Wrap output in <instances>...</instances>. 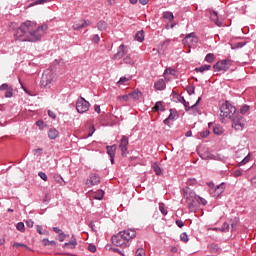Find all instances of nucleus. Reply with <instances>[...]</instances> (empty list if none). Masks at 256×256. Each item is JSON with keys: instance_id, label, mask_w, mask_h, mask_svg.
Instances as JSON below:
<instances>
[{"instance_id": "1", "label": "nucleus", "mask_w": 256, "mask_h": 256, "mask_svg": "<svg viewBox=\"0 0 256 256\" xmlns=\"http://www.w3.org/2000/svg\"><path fill=\"white\" fill-rule=\"evenodd\" d=\"M47 29L49 27L46 24L38 26L37 22L27 20L17 28L14 39L15 41L36 43V41H41V37L47 33Z\"/></svg>"}, {"instance_id": "2", "label": "nucleus", "mask_w": 256, "mask_h": 256, "mask_svg": "<svg viewBox=\"0 0 256 256\" xmlns=\"http://www.w3.org/2000/svg\"><path fill=\"white\" fill-rule=\"evenodd\" d=\"M137 237V231L133 229H126L120 231L118 234L112 236L111 241L116 247H122V249H127L131 245V241Z\"/></svg>"}, {"instance_id": "3", "label": "nucleus", "mask_w": 256, "mask_h": 256, "mask_svg": "<svg viewBox=\"0 0 256 256\" xmlns=\"http://www.w3.org/2000/svg\"><path fill=\"white\" fill-rule=\"evenodd\" d=\"M183 191L184 199H186L190 213H195V211H197V203L203 206L207 205V200L195 194L193 190L185 188Z\"/></svg>"}, {"instance_id": "4", "label": "nucleus", "mask_w": 256, "mask_h": 256, "mask_svg": "<svg viewBox=\"0 0 256 256\" xmlns=\"http://www.w3.org/2000/svg\"><path fill=\"white\" fill-rule=\"evenodd\" d=\"M237 114V108L231 105L229 102H225L220 107V119L223 122L227 119H231Z\"/></svg>"}, {"instance_id": "5", "label": "nucleus", "mask_w": 256, "mask_h": 256, "mask_svg": "<svg viewBox=\"0 0 256 256\" xmlns=\"http://www.w3.org/2000/svg\"><path fill=\"white\" fill-rule=\"evenodd\" d=\"M55 81H57V76L55 73H53L51 70H46L42 75L40 85L43 89H50L51 85H53Z\"/></svg>"}, {"instance_id": "6", "label": "nucleus", "mask_w": 256, "mask_h": 256, "mask_svg": "<svg viewBox=\"0 0 256 256\" xmlns=\"http://www.w3.org/2000/svg\"><path fill=\"white\" fill-rule=\"evenodd\" d=\"M232 129L235 131H243L247 125V120L243 115L236 113L232 118Z\"/></svg>"}, {"instance_id": "7", "label": "nucleus", "mask_w": 256, "mask_h": 256, "mask_svg": "<svg viewBox=\"0 0 256 256\" xmlns=\"http://www.w3.org/2000/svg\"><path fill=\"white\" fill-rule=\"evenodd\" d=\"M184 47H188V49H195L197 47V43H199V38L195 35L194 32L187 34L185 38L182 40Z\"/></svg>"}, {"instance_id": "8", "label": "nucleus", "mask_w": 256, "mask_h": 256, "mask_svg": "<svg viewBox=\"0 0 256 256\" xmlns=\"http://www.w3.org/2000/svg\"><path fill=\"white\" fill-rule=\"evenodd\" d=\"M89 107H91V103H89V101L85 100L83 97L78 98L76 102V110L79 113H87V111H89Z\"/></svg>"}, {"instance_id": "9", "label": "nucleus", "mask_w": 256, "mask_h": 256, "mask_svg": "<svg viewBox=\"0 0 256 256\" xmlns=\"http://www.w3.org/2000/svg\"><path fill=\"white\" fill-rule=\"evenodd\" d=\"M229 67H231V63L229 62V60H220L216 64H214L213 69L215 72L225 73L229 70Z\"/></svg>"}, {"instance_id": "10", "label": "nucleus", "mask_w": 256, "mask_h": 256, "mask_svg": "<svg viewBox=\"0 0 256 256\" xmlns=\"http://www.w3.org/2000/svg\"><path fill=\"white\" fill-rule=\"evenodd\" d=\"M129 138L127 136H122L119 144V149L121 150L122 156L125 157L129 155Z\"/></svg>"}, {"instance_id": "11", "label": "nucleus", "mask_w": 256, "mask_h": 256, "mask_svg": "<svg viewBox=\"0 0 256 256\" xmlns=\"http://www.w3.org/2000/svg\"><path fill=\"white\" fill-rule=\"evenodd\" d=\"M128 53H129V48L124 44H122L118 47V51L114 55V59L116 61H119V59H123V57H125V55H127Z\"/></svg>"}, {"instance_id": "12", "label": "nucleus", "mask_w": 256, "mask_h": 256, "mask_svg": "<svg viewBox=\"0 0 256 256\" xmlns=\"http://www.w3.org/2000/svg\"><path fill=\"white\" fill-rule=\"evenodd\" d=\"M99 183H101V178L97 174H91L90 178L86 180L87 187H93L99 185Z\"/></svg>"}, {"instance_id": "13", "label": "nucleus", "mask_w": 256, "mask_h": 256, "mask_svg": "<svg viewBox=\"0 0 256 256\" xmlns=\"http://www.w3.org/2000/svg\"><path fill=\"white\" fill-rule=\"evenodd\" d=\"M91 22L89 20H79L73 24L74 31H79V29H83L84 27H89Z\"/></svg>"}, {"instance_id": "14", "label": "nucleus", "mask_w": 256, "mask_h": 256, "mask_svg": "<svg viewBox=\"0 0 256 256\" xmlns=\"http://www.w3.org/2000/svg\"><path fill=\"white\" fill-rule=\"evenodd\" d=\"M199 156L201 159H204L205 161L211 159L212 161H217L219 159V156L215 154H211V152L206 151V152H199Z\"/></svg>"}, {"instance_id": "15", "label": "nucleus", "mask_w": 256, "mask_h": 256, "mask_svg": "<svg viewBox=\"0 0 256 256\" xmlns=\"http://www.w3.org/2000/svg\"><path fill=\"white\" fill-rule=\"evenodd\" d=\"M63 249H77V238L75 235H72L71 240L69 242H65L62 245Z\"/></svg>"}, {"instance_id": "16", "label": "nucleus", "mask_w": 256, "mask_h": 256, "mask_svg": "<svg viewBox=\"0 0 256 256\" xmlns=\"http://www.w3.org/2000/svg\"><path fill=\"white\" fill-rule=\"evenodd\" d=\"M210 19H211V21H214V23L218 27H222L223 26V18H220L219 14L216 11H213V12L210 13Z\"/></svg>"}, {"instance_id": "17", "label": "nucleus", "mask_w": 256, "mask_h": 256, "mask_svg": "<svg viewBox=\"0 0 256 256\" xmlns=\"http://www.w3.org/2000/svg\"><path fill=\"white\" fill-rule=\"evenodd\" d=\"M167 87V84L165 83V80L159 79L155 84H154V89L156 91H164V89Z\"/></svg>"}, {"instance_id": "18", "label": "nucleus", "mask_w": 256, "mask_h": 256, "mask_svg": "<svg viewBox=\"0 0 256 256\" xmlns=\"http://www.w3.org/2000/svg\"><path fill=\"white\" fill-rule=\"evenodd\" d=\"M90 197H92V199H97L98 201H101V199L105 197V192H103V190H98L97 192H90Z\"/></svg>"}, {"instance_id": "19", "label": "nucleus", "mask_w": 256, "mask_h": 256, "mask_svg": "<svg viewBox=\"0 0 256 256\" xmlns=\"http://www.w3.org/2000/svg\"><path fill=\"white\" fill-rule=\"evenodd\" d=\"M152 111L156 113H159V111H165V104H163V101L156 102L154 107L152 108Z\"/></svg>"}, {"instance_id": "20", "label": "nucleus", "mask_w": 256, "mask_h": 256, "mask_svg": "<svg viewBox=\"0 0 256 256\" xmlns=\"http://www.w3.org/2000/svg\"><path fill=\"white\" fill-rule=\"evenodd\" d=\"M141 97H143V93H141L139 90H134L130 93V99H133V101H139Z\"/></svg>"}, {"instance_id": "21", "label": "nucleus", "mask_w": 256, "mask_h": 256, "mask_svg": "<svg viewBox=\"0 0 256 256\" xmlns=\"http://www.w3.org/2000/svg\"><path fill=\"white\" fill-rule=\"evenodd\" d=\"M107 154L109 155V157H115V153L117 151V145H112V146H107Z\"/></svg>"}, {"instance_id": "22", "label": "nucleus", "mask_w": 256, "mask_h": 256, "mask_svg": "<svg viewBox=\"0 0 256 256\" xmlns=\"http://www.w3.org/2000/svg\"><path fill=\"white\" fill-rule=\"evenodd\" d=\"M48 137L49 139H55L56 137H59V131L55 128H51L49 131H48Z\"/></svg>"}, {"instance_id": "23", "label": "nucleus", "mask_w": 256, "mask_h": 256, "mask_svg": "<svg viewBox=\"0 0 256 256\" xmlns=\"http://www.w3.org/2000/svg\"><path fill=\"white\" fill-rule=\"evenodd\" d=\"M135 40L138 41L139 43H143L145 41V33L143 30L138 31L135 35Z\"/></svg>"}, {"instance_id": "24", "label": "nucleus", "mask_w": 256, "mask_h": 256, "mask_svg": "<svg viewBox=\"0 0 256 256\" xmlns=\"http://www.w3.org/2000/svg\"><path fill=\"white\" fill-rule=\"evenodd\" d=\"M172 99L174 100V101H177L178 103H185L186 102V100H185V98L183 97V96H179L177 93H175V92H173V96H172Z\"/></svg>"}, {"instance_id": "25", "label": "nucleus", "mask_w": 256, "mask_h": 256, "mask_svg": "<svg viewBox=\"0 0 256 256\" xmlns=\"http://www.w3.org/2000/svg\"><path fill=\"white\" fill-rule=\"evenodd\" d=\"M211 69V65H203L195 69L196 73H205V71H209Z\"/></svg>"}, {"instance_id": "26", "label": "nucleus", "mask_w": 256, "mask_h": 256, "mask_svg": "<svg viewBox=\"0 0 256 256\" xmlns=\"http://www.w3.org/2000/svg\"><path fill=\"white\" fill-rule=\"evenodd\" d=\"M214 135H223V127L221 125H215L213 127Z\"/></svg>"}, {"instance_id": "27", "label": "nucleus", "mask_w": 256, "mask_h": 256, "mask_svg": "<svg viewBox=\"0 0 256 256\" xmlns=\"http://www.w3.org/2000/svg\"><path fill=\"white\" fill-rule=\"evenodd\" d=\"M251 161V154H248L242 161L238 163V167H243V165H247Z\"/></svg>"}, {"instance_id": "28", "label": "nucleus", "mask_w": 256, "mask_h": 256, "mask_svg": "<svg viewBox=\"0 0 256 256\" xmlns=\"http://www.w3.org/2000/svg\"><path fill=\"white\" fill-rule=\"evenodd\" d=\"M97 27L99 31H105L107 29V22L101 20L98 22Z\"/></svg>"}, {"instance_id": "29", "label": "nucleus", "mask_w": 256, "mask_h": 256, "mask_svg": "<svg viewBox=\"0 0 256 256\" xmlns=\"http://www.w3.org/2000/svg\"><path fill=\"white\" fill-rule=\"evenodd\" d=\"M36 231L39 233V235H49V231L43 230V226L41 225L36 226Z\"/></svg>"}, {"instance_id": "30", "label": "nucleus", "mask_w": 256, "mask_h": 256, "mask_svg": "<svg viewBox=\"0 0 256 256\" xmlns=\"http://www.w3.org/2000/svg\"><path fill=\"white\" fill-rule=\"evenodd\" d=\"M131 81V77H121L118 81V85H127Z\"/></svg>"}, {"instance_id": "31", "label": "nucleus", "mask_w": 256, "mask_h": 256, "mask_svg": "<svg viewBox=\"0 0 256 256\" xmlns=\"http://www.w3.org/2000/svg\"><path fill=\"white\" fill-rule=\"evenodd\" d=\"M42 243L45 247L49 246V245H53L54 247L57 245V242L55 240L50 241L49 239H43Z\"/></svg>"}, {"instance_id": "32", "label": "nucleus", "mask_w": 256, "mask_h": 256, "mask_svg": "<svg viewBox=\"0 0 256 256\" xmlns=\"http://www.w3.org/2000/svg\"><path fill=\"white\" fill-rule=\"evenodd\" d=\"M124 63H126L127 65H134L135 64V60L131 58V54H128L124 58Z\"/></svg>"}, {"instance_id": "33", "label": "nucleus", "mask_w": 256, "mask_h": 256, "mask_svg": "<svg viewBox=\"0 0 256 256\" xmlns=\"http://www.w3.org/2000/svg\"><path fill=\"white\" fill-rule=\"evenodd\" d=\"M13 247H14L15 249H19V247H24V249H27L28 251H33V249L29 248L26 244H21V243H19V242H15V243L13 244Z\"/></svg>"}, {"instance_id": "34", "label": "nucleus", "mask_w": 256, "mask_h": 256, "mask_svg": "<svg viewBox=\"0 0 256 256\" xmlns=\"http://www.w3.org/2000/svg\"><path fill=\"white\" fill-rule=\"evenodd\" d=\"M223 191H225V183H221L215 189V192L217 193V195H221V193H223Z\"/></svg>"}, {"instance_id": "35", "label": "nucleus", "mask_w": 256, "mask_h": 256, "mask_svg": "<svg viewBox=\"0 0 256 256\" xmlns=\"http://www.w3.org/2000/svg\"><path fill=\"white\" fill-rule=\"evenodd\" d=\"M205 61L207 63H213V61H215V54H213V53L207 54L205 57Z\"/></svg>"}, {"instance_id": "36", "label": "nucleus", "mask_w": 256, "mask_h": 256, "mask_svg": "<svg viewBox=\"0 0 256 256\" xmlns=\"http://www.w3.org/2000/svg\"><path fill=\"white\" fill-rule=\"evenodd\" d=\"M17 231H20V233H25V223L19 222L16 225Z\"/></svg>"}, {"instance_id": "37", "label": "nucleus", "mask_w": 256, "mask_h": 256, "mask_svg": "<svg viewBox=\"0 0 256 256\" xmlns=\"http://www.w3.org/2000/svg\"><path fill=\"white\" fill-rule=\"evenodd\" d=\"M164 19H168V21H173L175 19V16L171 12H164L163 13Z\"/></svg>"}, {"instance_id": "38", "label": "nucleus", "mask_w": 256, "mask_h": 256, "mask_svg": "<svg viewBox=\"0 0 256 256\" xmlns=\"http://www.w3.org/2000/svg\"><path fill=\"white\" fill-rule=\"evenodd\" d=\"M168 119H170V121H175V119H177V112L174 111L173 109H170V114L168 116Z\"/></svg>"}, {"instance_id": "39", "label": "nucleus", "mask_w": 256, "mask_h": 256, "mask_svg": "<svg viewBox=\"0 0 256 256\" xmlns=\"http://www.w3.org/2000/svg\"><path fill=\"white\" fill-rule=\"evenodd\" d=\"M153 170L155 171L156 175H163V170L159 167L158 164H153Z\"/></svg>"}, {"instance_id": "40", "label": "nucleus", "mask_w": 256, "mask_h": 256, "mask_svg": "<svg viewBox=\"0 0 256 256\" xmlns=\"http://www.w3.org/2000/svg\"><path fill=\"white\" fill-rule=\"evenodd\" d=\"M176 71L173 68H166L164 71V77H167V75H175Z\"/></svg>"}, {"instance_id": "41", "label": "nucleus", "mask_w": 256, "mask_h": 256, "mask_svg": "<svg viewBox=\"0 0 256 256\" xmlns=\"http://www.w3.org/2000/svg\"><path fill=\"white\" fill-rule=\"evenodd\" d=\"M249 105H243L241 108H240V113L241 115H245L246 113H249Z\"/></svg>"}, {"instance_id": "42", "label": "nucleus", "mask_w": 256, "mask_h": 256, "mask_svg": "<svg viewBox=\"0 0 256 256\" xmlns=\"http://www.w3.org/2000/svg\"><path fill=\"white\" fill-rule=\"evenodd\" d=\"M121 99H122V101H125L127 103L131 99V95L130 94H125L123 96H118V100L121 101Z\"/></svg>"}, {"instance_id": "43", "label": "nucleus", "mask_w": 256, "mask_h": 256, "mask_svg": "<svg viewBox=\"0 0 256 256\" xmlns=\"http://www.w3.org/2000/svg\"><path fill=\"white\" fill-rule=\"evenodd\" d=\"M67 237H69V235L65 234V232L58 234V240L60 241V243H63V241H65V239H67Z\"/></svg>"}, {"instance_id": "44", "label": "nucleus", "mask_w": 256, "mask_h": 256, "mask_svg": "<svg viewBox=\"0 0 256 256\" xmlns=\"http://www.w3.org/2000/svg\"><path fill=\"white\" fill-rule=\"evenodd\" d=\"M159 211L162 213V215H167V210L165 209L164 203H159Z\"/></svg>"}, {"instance_id": "45", "label": "nucleus", "mask_w": 256, "mask_h": 256, "mask_svg": "<svg viewBox=\"0 0 256 256\" xmlns=\"http://www.w3.org/2000/svg\"><path fill=\"white\" fill-rule=\"evenodd\" d=\"M180 240L183 241V243H187L189 241V235H187L185 232L180 235Z\"/></svg>"}, {"instance_id": "46", "label": "nucleus", "mask_w": 256, "mask_h": 256, "mask_svg": "<svg viewBox=\"0 0 256 256\" xmlns=\"http://www.w3.org/2000/svg\"><path fill=\"white\" fill-rule=\"evenodd\" d=\"M242 47H245V43L244 42H238V43L234 44L232 49H241Z\"/></svg>"}, {"instance_id": "47", "label": "nucleus", "mask_w": 256, "mask_h": 256, "mask_svg": "<svg viewBox=\"0 0 256 256\" xmlns=\"http://www.w3.org/2000/svg\"><path fill=\"white\" fill-rule=\"evenodd\" d=\"M135 256H145V250L143 248H138L136 250V255Z\"/></svg>"}, {"instance_id": "48", "label": "nucleus", "mask_w": 256, "mask_h": 256, "mask_svg": "<svg viewBox=\"0 0 256 256\" xmlns=\"http://www.w3.org/2000/svg\"><path fill=\"white\" fill-rule=\"evenodd\" d=\"M88 250H89L91 253H95V251H97V246H95L94 244H89V245H88Z\"/></svg>"}, {"instance_id": "49", "label": "nucleus", "mask_w": 256, "mask_h": 256, "mask_svg": "<svg viewBox=\"0 0 256 256\" xmlns=\"http://www.w3.org/2000/svg\"><path fill=\"white\" fill-rule=\"evenodd\" d=\"M38 176L40 177V179H42L43 181H47L48 177L47 174H45V172H39Z\"/></svg>"}, {"instance_id": "50", "label": "nucleus", "mask_w": 256, "mask_h": 256, "mask_svg": "<svg viewBox=\"0 0 256 256\" xmlns=\"http://www.w3.org/2000/svg\"><path fill=\"white\" fill-rule=\"evenodd\" d=\"M221 231L227 233V231H229V223L225 222L221 228Z\"/></svg>"}, {"instance_id": "51", "label": "nucleus", "mask_w": 256, "mask_h": 256, "mask_svg": "<svg viewBox=\"0 0 256 256\" xmlns=\"http://www.w3.org/2000/svg\"><path fill=\"white\" fill-rule=\"evenodd\" d=\"M92 41L93 43H99L101 41V38L99 37V35L95 34L92 36Z\"/></svg>"}, {"instance_id": "52", "label": "nucleus", "mask_w": 256, "mask_h": 256, "mask_svg": "<svg viewBox=\"0 0 256 256\" xmlns=\"http://www.w3.org/2000/svg\"><path fill=\"white\" fill-rule=\"evenodd\" d=\"M176 225L177 227H179L180 229L185 227V223L183 222V220H176Z\"/></svg>"}, {"instance_id": "53", "label": "nucleus", "mask_w": 256, "mask_h": 256, "mask_svg": "<svg viewBox=\"0 0 256 256\" xmlns=\"http://www.w3.org/2000/svg\"><path fill=\"white\" fill-rule=\"evenodd\" d=\"M48 116L51 117V119H57V115L51 110H48Z\"/></svg>"}, {"instance_id": "54", "label": "nucleus", "mask_w": 256, "mask_h": 256, "mask_svg": "<svg viewBox=\"0 0 256 256\" xmlns=\"http://www.w3.org/2000/svg\"><path fill=\"white\" fill-rule=\"evenodd\" d=\"M93 133H95V126L89 128L88 137H93Z\"/></svg>"}, {"instance_id": "55", "label": "nucleus", "mask_w": 256, "mask_h": 256, "mask_svg": "<svg viewBox=\"0 0 256 256\" xmlns=\"http://www.w3.org/2000/svg\"><path fill=\"white\" fill-rule=\"evenodd\" d=\"M209 130H205L203 132L200 133V137L205 138V137H209Z\"/></svg>"}, {"instance_id": "56", "label": "nucleus", "mask_w": 256, "mask_h": 256, "mask_svg": "<svg viewBox=\"0 0 256 256\" xmlns=\"http://www.w3.org/2000/svg\"><path fill=\"white\" fill-rule=\"evenodd\" d=\"M233 175H234V177H241V175H243V172L241 171V170H236V171H234V173H233Z\"/></svg>"}, {"instance_id": "57", "label": "nucleus", "mask_w": 256, "mask_h": 256, "mask_svg": "<svg viewBox=\"0 0 256 256\" xmlns=\"http://www.w3.org/2000/svg\"><path fill=\"white\" fill-rule=\"evenodd\" d=\"M6 89H9V85L7 83H4L0 86V91H6Z\"/></svg>"}, {"instance_id": "58", "label": "nucleus", "mask_w": 256, "mask_h": 256, "mask_svg": "<svg viewBox=\"0 0 256 256\" xmlns=\"http://www.w3.org/2000/svg\"><path fill=\"white\" fill-rule=\"evenodd\" d=\"M26 225H27V227H29V228H31V227H33V225H35V222H33V220H27L26 221Z\"/></svg>"}, {"instance_id": "59", "label": "nucleus", "mask_w": 256, "mask_h": 256, "mask_svg": "<svg viewBox=\"0 0 256 256\" xmlns=\"http://www.w3.org/2000/svg\"><path fill=\"white\" fill-rule=\"evenodd\" d=\"M53 231L55 233H58V235H61V233H64L63 230H61L59 227H53Z\"/></svg>"}, {"instance_id": "60", "label": "nucleus", "mask_w": 256, "mask_h": 256, "mask_svg": "<svg viewBox=\"0 0 256 256\" xmlns=\"http://www.w3.org/2000/svg\"><path fill=\"white\" fill-rule=\"evenodd\" d=\"M184 107H185V111H191V106H189V102H184L183 103Z\"/></svg>"}, {"instance_id": "61", "label": "nucleus", "mask_w": 256, "mask_h": 256, "mask_svg": "<svg viewBox=\"0 0 256 256\" xmlns=\"http://www.w3.org/2000/svg\"><path fill=\"white\" fill-rule=\"evenodd\" d=\"M36 125H37V127H39L40 129H43L44 122H43L42 120H38V121H36Z\"/></svg>"}, {"instance_id": "62", "label": "nucleus", "mask_w": 256, "mask_h": 256, "mask_svg": "<svg viewBox=\"0 0 256 256\" xmlns=\"http://www.w3.org/2000/svg\"><path fill=\"white\" fill-rule=\"evenodd\" d=\"M5 97H7V98L13 97V91H12V90H8V91L5 93Z\"/></svg>"}, {"instance_id": "63", "label": "nucleus", "mask_w": 256, "mask_h": 256, "mask_svg": "<svg viewBox=\"0 0 256 256\" xmlns=\"http://www.w3.org/2000/svg\"><path fill=\"white\" fill-rule=\"evenodd\" d=\"M94 111H95L96 113H101V106L96 104V105L94 106Z\"/></svg>"}, {"instance_id": "64", "label": "nucleus", "mask_w": 256, "mask_h": 256, "mask_svg": "<svg viewBox=\"0 0 256 256\" xmlns=\"http://www.w3.org/2000/svg\"><path fill=\"white\" fill-rule=\"evenodd\" d=\"M107 3L111 7V6L115 5L116 0H107Z\"/></svg>"}]
</instances>
